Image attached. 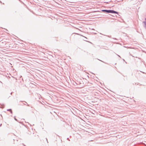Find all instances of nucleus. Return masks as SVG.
<instances>
[{
	"label": "nucleus",
	"mask_w": 146,
	"mask_h": 146,
	"mask_svg": "<svg viewBox=\"0 0 146 146\" xmlns=\"http://www.w3.org/2000/svg\"><path fill=\"white\" fill-rule=\"evenodd\" d=\"M145 21H143V23L144 24V27L146 29V18L145 19Z\"/></svg>",
	"instance_id": "nucleus-3"
},
{
	"label": "nucleus",
	"mask_w": 146,
	"mask_h": 146,
	"mask_svg": "<svg viewBox=\"0 0 146 146\" xmlns=\"http://www.w3.org/2000/svg\"><path fill=\"white\" fill-rule=\"evenodd\" d=\"M67 139H68H68L69 141H70V140L69 139H68V138H67Z\"/></svg>",
	"instance_id": "nucleus-9"
},
{
	"label": "nucleus",
	"mask_w": 146,
	"mask_h": 146,
	"mask_svg": "<svg viewBox=\"0 0 146 146\" xmlns=\"http://www.w3.org/2000/svg\"><path fill=\"white\" fill-rule=\"evenodd\" d=\"M111 10H102L103 12L107 13H111Z\"/></svg>",
	"instance_id": "nucleus-1"
},
{
	"label": "nucleus",
	"mask_w": 146,
	"mask_h": 146,
	"mask_svg": "<svg viewBox=\"0 0 146 146\" xmlns=\"http://www.w3.org/2000/svg\"><path fill=\"white\" fill-rule=\"evenodd\" d=\"M100 34H101V35H103V34H102V33H100Z\"/></svg>",
	"instance_id": "nucleus-12"
},
{
	"label": "nucleus",
	"mask_w": 146,
	"mask_h": 146,
	"mask_svg": "<svg viewBox=\"0 0 146 146\" xmlns=\"http://www.w3.org/2000/svg\"><path fill=\"white\" fill-rule=\"evenodd\" d=\"M7 110L8 111H10L11 114L12 113V110L11 109H8V110Z\"/></svg>",
	"instance_id": "nucleus-4"
},
{
	"label": "nucleus",
	"mask_w": 146,
	"mask_h": 146,
	"mask_svg": "<svg viewBox=\"0 0 146 146\" xmlns=\"http://www.w3.org/2000/svg\"><path fill=\"white\" fill-rule=\"evenodd\" d=\"M1 125H2V124H1L0 125V127H1Z\"/></svg>",
	"instance_id": "nucleus-8"
},
{
	"label": "nucleus",
	"mask_w": 146,
	"mask_h": 146,
	"mask_svg": "<svg viewBox=\"0 0 146 146\" xmlns=\"http://www.w3.org/2000/svg\"><path fill=\"white\" fill-rule=\"evenodd\" d=\"M46 141H47V143H48V140H47V138H46Z\"/></svg>",
	"instance_id": "nucleus-6"
},
{
	"label": "nucleus",
	"mask_w": 146,
	"mask_h": 146,
	"mask_svg": "<svg viewBox=\"0 0 146 146\" xmlns=\"http://www.w3.org/2000/svg\"><path fill=\"white\" fill-rule=\"evenodd\" d=\"M27 105L28 106H29V104H27Z\"/></svg>",
	"instance_id": "nucleus-10"
},
{
	"label": "nucleus",
	"mask_w": 146,
	"mask_h": 146,
	"mask_svg": "<svg viewBox=\"0 0 146 146\" xmlns=\"http://www.w3.org/2000/svg\"><path fill=\"white\" fill-rule=\"evenodd\" d=\"M131 55L132 56H133V57H135V56H132V55Z\"/></svg>",
	"instance_id": "nucleus-11"
},
{
	"label": "nucleus",
	"mask_w": 146,
	"mask_h": 146,
	"mask_svg": "<svg viewBox=\"0 0 146 146\" xmlns=\"http://www.w3.org/2000/svg\"><path fill=\"white\" fill-rule=\"evenodd\" d=\"M108 36V37H110L109 36Z\"/></svg>",
	"instance_id": "nucleus-14"
},
{
	"label": "nucleus",
	"mask_w": 146,
	"mask_h": 146,
	"mask_svg": "<svg viewBox=\"0 0 146 146\" xmlns=\"http://www.w3.org/2000/svg\"><path fill=\"white\" fill-rule=\"evenodd\" d=\"M118 56L119 57H120V56H119V55H118Z\"/></svg>",
	"instance_id": "nucleus-13"
},
{
	"label": "nucleus",
	"mask_w": 146,
	"mask_h": 146,
	"mask_svg": "<svg viewBox=\"0 0 146 146\" xmlns=\"http://www.w3.org/2000/svg\"><path fill=\"white\" fill-rule=\"evenodd\" d=\"M14 119L16 121H17V119L15 118H14Z\"/></svg>",
	"instance_id": "nucleus-5"
},
{
	"label": "nucleus",
	"mask_w": 146,
	"mask_h": 146,
	"mask_svg": "<svg viewBox=\"0 0 146 146\" xmlns=\"http://www.w3.org/2000/svg\"><path fill=\"white\" fill-rule=\"evenodd\" d=\"M136 57V58H138L139 59H141V58H138V57Z\"/></svg>",
	"instance_id": "nucleus-7"
},
{
	"label": "nucleus",
	"mask_w": 146,
	"mask_h": 146,
	"mask_svg": "<svg viewBox=\"0 0 146 146\" xmlns=\"http://www.w3.org/2000/svg\"><path fill=\"white\" fill-rule=\"evenodd\" d=\"M111 13L118 14V13L116 11H114V10H111Z\"/></svg>",
	"instance_id": "nucleus-2"
}]
</instances>
